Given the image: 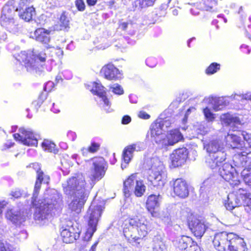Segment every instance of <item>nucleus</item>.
I'll return each mask as SVG.
<instances>
[{"instance_id": "obj_8", "label": "nucleus", "mask_w": 251, "mask_h": 251, "mask_svg": "<svg viewBox=\"0 0 251 251\" xmlns=\"http://www.w3.org/2000/svg\"><path fill=\"white\" fill-rule=\"evenodd\" d=\"M102 210V207L100 205H96L94 202H92L88 210L85 218L88 220L89 227L86 233V236L90 238L96 230V226L100 217Z\"/></svg>"}, {"instance_id": "obj_21", "label": "nucleus", "mask_w": 251, "mask_h": 251, "mask_svg": "<svg viewBox=\"0 0 251 251\" xmlns=\"http://www.w3.org/2000/svg\"><path fill=\"white\" fill-rule=\"evenodd\" d=\"M105 78L108 80H118L122 77L120 71L112 64H108L101 70Z\"/></svg>"}, {"instance_id": "obj_59", "label": "nucleus", "mask_w": 251, "mask_h": 251, "mask_svg": "<svg viewBox=\"0 0 251 251\" xmlns=\"http://www.w3.org/2000/svg\"><path fill=\"white\" fill-rule=\"evenodd\" d=\"M138 117L143 119H148L150 116L144 111H140L138 114Z\"/></svg>"}, {"instance_id": "obj_7", "label": "nucleus", "mask_w": 251, "mask_h": 251, "mask_svg": "<svg viewBox=\"0 0 251 251\" xmlns=\"http://www.w3.org/2000/svg\"><path fill=\"white\" fill-rule=\"evenodd\" d=\"M146 190V186L143 181L138 180L137 174H133L130 176L124 183V193L125 197H129L133 192L137 197L144 195Z\"/></svg>"}, {"instance_id": "obj_18", "label": "nucleus", "mask_w": 251, "mask_h": 251, "mask_svg": "<svg viewBox=\"0 0 251 251\" xmlns=\"http://www.w3.org/2000/svg\"><path fill=\"white\" fill-rule=\"evenodd\" d=\"M161 199L159 195H150L146 201V208L153 217H158L159 213L157 208L160 205V201Z\"/></svg>"}, {"instance_id": "obj_45", "label": "nucleus", "mask_w": 251, "mask_h": 251, "mask_svg": "<svg viewBox=\"0 0 251 251\" xmlns=\"http://www.w3.org/2000/svg\"><path fill=\"white\" fill-rule=\"evenodd\" d=\"M0 251H13V250L9 244L0 241Z\"/></svg>"}, {"instance_id": "obj_50", "label": "nucleus", "mask_w": 251, "mask_h": 251, "mask_svg": "<svg viewBox=\"0 0 251 251\" xmlns=\"http://www.w3.org/2000/svg\"><path fill=\"white\" fill-rule=\"evenodd\" d=\"M100 144L95 142H92L91 146L88 147V150L90 152L95 153L97 152L100 148Z\"/></svg>"}, {"instance_id": "obj_4", "label": "nucleus", "mask_w": 251, "mask_h": 251, "mask_svg": "<svg viewBox=\"0 0 251 251\" xmlns=\"http://www.w3.org/2000/svg\"><path fill=\"white\" fill-rule=\"evenodd\" d=\"M93 185L86 183L84 176L80 173L75 174L63 184V191L66 195L89 196Z\"/></svg>"}, {"instance_id": "obj_54", "label": "nucleus", "mask_w": 251, "mask_h": 251, "mask_svg": "<svg viewBox=\"0 0 251 251\" xmlns=\"http://www.w3.org/2000/svg\"><path fill=\"white\" fill-rule=\"evenodd\" d=\"M54 86V83L52 81L48 82L44 87V90L46 92H50Z\"/></svg>"}, {"instance_id": "obj_44", "label": "nucleus", "mask_w": 251, "mask_h": 251, "mask_svg": "<svg viewBox=\"0 0 251 251\" xmlns=\"http://www.w3.org/2000/svg\"><path fill=\"white\" fill-rule=\"evenodd\" d=\"M203 113L206 120L208 122H212L214 120L215 118L214 114H213L210 109L208 107L203 109Z\"/></svg>"}, {"instance_id": "obj_33", "label": "nucleus", "mask_w": 251, "mask_h": 251, "mask_svg": "<svg viewBox=\"0 0 251 251\" xmlns=\"http://www.w3.org/2000/svg\"><path fill=\"white\" fill-rule=\"evenodd\" d=\"M239 204L240 201L234 195L231 194L228 195L227 202L225 203L227 210H232L235 207L239 206Z\"/></svg>"}, {"instance_id": "obj_23", "label": "nucleus", "mask_w": 251, "mask_h": 251, "mask_svg": "<svg viewBox=\"0 0 251 251\" xmlns=\"http://www.w3.org/2000/svg\"><path fill=\"white\" fill-rule=\"evenodd\" d=\"M204 149L210 154H212L218 151L224 150V145L223 142L218 139L212 140L203 143Z\"/></svg>"}, {"instance_id": "obj_30", "label": "nucleus", "mask_w": 251, "mask_h": 251, "mask_svg": "<svg viewBox=\"0 0 251 251\" xmlns=\"http://www.w3.org/2000/svg\"><path fill=\"white\" fill-rule=\"evenodd\" d=\"M166 137V146L174 145L183 139L182 134L177 129L170 131Z\"/></svg>"}, {"instance_id": "obj_48", "label": "nucleus", "mask_w": 251, "mask_h": 251, "mask_svg": "<svg viewBox=\"0 0 251 251\" xmlns=\"http://www.w3.org/2000/svg\"><path fill=\"white\" fill-rule=\"evenodd\" d=\"M75 5L78 11H83L85 9V5L83 0H75Z\"/></svg>"}, {"instance_id": "obj_36", "label": "nucleus", "mask_w": 251, "mask_h": 251, "mask_svg": "<svg viewBox=\"0 0 251 251\" xmlns=\"http://www.w3.org/2000/svg\"><path fill=\"white\" fill-rule=\"evenodd\" d=\"M213 109L217 111L222 110L228 104V101L225 98H218L214 101Z\"/></svg>"}, {"instance_id": "obj_35", "label": "nucleus", "mask_w": 251, "mask_h": 251, "mask_svg": "<svg viewBox=\"0 0 251 251\" xmlns=\"http://www.w3.org/2000/svg\"><path fill=\"white\" fill-rule=\"evenodd\" d=\"M214 184L215 182L213 178L209 177L206 179L204 180L200 188V191L201 193L209 192L210 189L214 185Z\"/></svg>"}, {"instance_id": "obj_14", "label": "nucleus", "mask_w": 251, "mask_h": 251, "mask_svg": "<svg viewBox=\"0 0 251 251\" xmlns=\"http://www.w3.org/2000/svg\"><path fill=\"white\" fill-rule=\"evenodd\" d=\"M20 131L22 135L19 133L13 134L14 138L16 140L21 141L23 144L28 146H36L37 145V137L32 131L25 128H20Z\"/></svg>"}, {"instance_id": "obj_37", "label": "nucleus", "mask_w": 251, "mask_h": 251, "mask_svg": "<svg viewBox=\"0 0 251 251\" xmlns=\"http://www.w3.org/2000/svg\"><path fill=\"white\" fill-rule=\"evenodd\" d=\"M55 146L53 143L48 140H45L42 143V147L44 150L54 153L57 152V150L55 149Z\"/></svg>"}, {"instance_id": "obj_39", "label": "nucleus", "mask_w": 251, "mask_h": 251, "mask_svg": "<svg viewBox=\"0 0 251 251\" xmlns=\"http://www.w3.org/2000/svg\"><path fill=\"white\" fill-rule=\"evenodd\" d=\"M245 183L251 187V168H245L241 172Z\"/></svg>"}, {"instance_id": "obj_2", "label": "nucleus", "mask_w": 251, "mask_h": 251, "mask_svg": "<svg viewBox=\"0 0 251 251\" xmlns=\"http://www.w3.org/2000/svg\"><path fill=\"white\" fill-rule=\"evenodd\" d=\"M149 230L148 223L144 218H133L129 219L128 223L125 225L123 233L129 243L139 247Z\"/></svg>"}, {"instance_id": "obj_53", "label": "nucleus", "mask_w": 251, "mask_h": 251, "mask_svg": "<svg viewBox=\"0 0 251 251\" xmlns=\"http://www.w3.org/2000/svg\"><path fill=\"white\" fill-rule=\"evenodd\" d=\"M146 63L147 65L150 67L153 68L156 65V61L155 58L150 57L146 59Z\"/></svg>"}, {"instance_id": "obj_56", "label": "nucleus", "mask_w": 251, "mask_h": 251, "mask_svg": "<svg viewBox=\"0 0 251 251\" xmlns=\"http://www.w3.org/2000/svg\"><path fill=\"white\" fill-rule=\"evenodd\" d=\"M64 77L66 79H70L72 78L73 75L71 71L66 70L62 72Z\"/></svg>"}, {"instance_id": "obj_13", "label": "nucleus", "mask_w": 251, "mask_h": 251, "mask_svg": "<svg viewBox=\"0 0 251 251\" xmlns=\"http://www.w3.org/2000/svg\"><path fill=\"white\" fill-rule=\"evenodd\" d=\"M31 0H20L16 11H19V17L25 21H29L35 13L34 8L29 6Z\"/></svg>"}, {"instance_id": "obj_34", "label": "nucleus", "mask_w": 251, "mask_h": 251, "mask_svg": "<svg viewBox=\"0 0 251 251\" xmlns=\"http://www.w3.org/2000/svg\"><path fill=\"white\" fill-rule=\"evenodd\" d=\"M239 192L241 195H243L245 198L244 207L245 210L248 213L251 212V194L247 193L245 190L239 189Z\"/></svg>"}, {"instance_id": "obj_20", "label": "nucleus", "mask_w": 251, "mask_h": 251, "mask_svg": "<svg viewBox=\"0 0 251 251\" xmlns=\"http://www.w3.org/2000/svg\"><path fill=\"white\" fill-rule=\"evenodd\" d=\"M175 194L181 198H185L189 195L188 185L186 181L181 178L175 180L173 184Z\"/></svg>"}, {"instance_id": "obj_38", "label": "nucleus", "mask_w": 251, "mask_h": 251, "mask_svg": "<svg viewBox=\"0 0 251 251\" xmlns=\"http://www.w3.org/2000/svg\"><path fill=\"white\" fill-rule=\"evenodd\" d=\"M60 26L61 28V30L62 29H66L69 28V23L70 20L68 17L66 11H63L60 17Z\"/></svg>"}, {"instance_id": "obj_51", "label": "nucleus", "mask_w": 251, "mask_h": 251, "mask_svg": "<svg viewBox=\"0 0 251 251\" xmlns=\"http://www.w3.org/2000/svg\"><path fill=\"white\" fill-rule=\"evenodd\" d=\"M25 194L24 193V191L20 189H16L15 191L11 192L12 196L15 198H19Z\"/></svg>"}, {"instance_id": "obj_25", "label": "nucleus", "mask_w": 251, "mask_h": 251, "mask_svg": "<svg viewBox=\"0 0 251 251\" xmlns=\"http://www.w3.org/2000/svg\"><path fill=\"white\" fill-rule=\"evenodd\" d=\"M233 160L237 163L239 161V165L247 168L251 165V151L246 150L239 152L234 155Z\"/></svg>"}, {"instance_id": "obj_5", "label": "nucleus", "mask_w": 251, "mask_h": 251, "mask_svg": "<svg viewBox=\"0 0 251 251\" xmlns=\"http://www.w3.org/2000/svg\"><path fill=\"white\" fill-rule=\"evenodd\" d=\"M148 179L154 187L161 188L167 181V175L163 163L157 157H152L148 160Z\"/></svg>"}, {"instance_id": "obj_27", "label": "nucleus", "mask_w": 251, "mask_h": 251, "mask_svg": "<svg viewBox=\"0 0 251 251\" xmlns=\"http://www.w3.org/2000/svg\"><path fill=\"white\" fill-rule=\"evenodd\" d=\"M221 119L224 124L233 127V130L237 128L238 125H241V122L238 117L228 113L222 115Z\"/></svg>"}, {"instance_id": "obj_10", "label": "nucleus", "mask_w": 251, "mask_h": 251, "mask_svg": "<svg viewBox=\"0 0 251 251\" xmlns=\"http://www.w3.org/2000/svg\"><path fill=\"white\" fill-rule=\"evenodd\" d=\"M31 167L35 170L36 172V180L32 197V203L33 204L36 205V200L41 188L42 183L48 184L50 178L48 175L45 174L41 170L40 165L38 163H33Z\"/></svg>"}, {"instance_id": "obj_46", "label": "nucleus", "mask_w": 251, "mask_h": 251, "mask_svg": "<svg viewBox=\"0 0 251 251\" xmlns=\"http://www.w3.org/2000/svg\"><path fill=\"white\" fill-rule=\"evenodd\" d=\"M158 124L160 125V127L162 128V129L165 131L168 127H170L171 126V122L169 120H160L158 121Z\"/></svg>"}, {"instance_id": "obj_58", "label": "nucleus", "mask_w": 251, "mask_h": 251, "mask_svg": "<svg viewBox=\"0 0 251 251\" xmlns=\"http://www.w3.org/2000/svg\"><path fill=\"white\" fill-rule=\"evenodd\" d=\"M27 237V233L26 231L22 230L21 231L19 235H18L17 238L19 239L20 240H23L26 239Z\"/></svg>"}, {"instance_id": "obj_26", "label": "nucleus", "mask_w": 251, "mask_h": 251, "mask_svg": "<svg viewBox=\"0 0 251 251\" xmlns=\"http://www.w3.org/2000/svg\"><path fill=\"white\" fill-rule=\"evenodd\" d=\"M61 236L63 242L70 243L79 237V232L75 230L63 229L61 231Z\"/></svg>"}, {"instance_id": "obj_28", "label": "nucleus", "mask_w": 251, "mask_h": 251, "mask_svg": "<svg viewBox=\"0 0 251 251\" xmlns=\"http://www.w3.org/2000/svg\"><path fill=\"white\" fill-rule=\"evenodd\" d=\"M5 217L12 223L17 224H22L26 219L25 216L22 215L20 212L14 209H8L5 214Z\"/></svg>"}, {"instance_id": "obj_61", "label": "nucleus", "mask_w": 251, "mask_h": 251, "mask_svg": "<svg viewBox=\"0 0 251 251\" xmlns=\"http://www.w3.org/2000/svg\"><path fill=\"white\" fill-rule=\"evenodd\" d=\"M67 136L71 141H74L76 138V134L73 131L68 132L67 133Z\"/></svg>"}, {"instance_id": "obj_55", "label": "nucleus", "mask_w": 251, "mask_h": 251, "mask_svg": "<svg viewBox=\"0 0 251 251\" xmlns=\"http://www.w3.org/2000/svg\"><path fill=\"white\" fill-rule=\"evenodd\" d=\"M109 251H125V249L121 245H116L112 246Z\"/></svg>"}, {"instance_id": "obj_32", "label": "nucleus", "mask_w": 251, "mask_h": 251, "mask_svg": "<svg viewBox=\"0 0 251 251\" xmlns=\"http://www.w3.org/2000/svg\"><path fill=\"white\" fill-rule=\"evenodd\" d=\"M166 249L165 245L160 235L154 236L152 241L153 251H164Z\"/></svg>"}, {"instance_id": "obj_16", "label": "nucleus", "mask_w": 251, "mask_h": 251, "mask_svg": "<svg viewBox=\"0 0 251 251\" xmlns=\"http://www.w3.org/2000/svg\"><path fill=\"white\" fill-rule=\"evenodd\" d=\"M67 196L71 200V201L68 205L69 209L76 214H79L81 212L83 206L89 196L76 195Z\"/></svg>"}, {"instance_id": "obj_24", "label": "nucleus", "mask_w": 251, "mask_h": 251, "mask_svg": "<svg viewBox=\"0 0 251 251\" xmlns=\"http://www.w3.org/2000/svg\"><path fill=\"white\" fill-rule=\"evenodd\" d=\"M225 140L226 144L232 149H242L245 146V144L241 140V137L234 134L228 133L225 137Z\"/></svg>"}, {"instance_id": "obj_17", "label": "nucleus", "mask_w": 251, "mask_h": 251, "mask_svg": "<svg viewBox=\"0 0 251 251\" xmlns=\"http://www.w3.org/2000/svg\"><path fill=\"white\" fill-rule=\"evenodd\" d=\"M92 93L99 97L101 100L103 102V107L106 112H110V102L106 97V92L104 87L101 84L94 82L92 83V89L90 90Z\"/></svg>"}, {"instance_id": "obj_40", "label": "nucleus", "mask_w": 251, "mask_h": 251, "mask_svg": "<svg viewBox=\"0 0 251 251\" xmlns=\"http://www.w3.org/2000/svg\"><path fill=\"white\" fill-rule=\"evenodd\" d=\"M156 0H135V6L141 8L151 6Z\"/></svg>"}, {"instance_id": "obj_1", "label": "nucleus", "mask_w": 251, "mask_h": 251, "mask_svg": "<svg viewBox=\"0 0 251 251\" xmlns=\"http://www.w3.org/2000/svg\"><path fill=\"white\" fill-rule=\"evenodd\" d=\"M44 202L36 209L34 216L36 221H44L50 219L55 212L60 209L62 205V196L56 190L47 191Z\"/></svg>"}, {"instance_id": "obj_29", "label": "nucleus", "mask_w": 251, "mask_h": 251, "mask_svg": "<svg viewBox=\"0 0 251 251\" xmlns=\"http://www.w3.org/2000/svg\"><path fill=\"white\" fill-rule=\"evenodd\" d=\"M50 30L45 28H38L34 32L35 40L43 44H48L50 40Z\"/></svg>"}, {"instance_id": "obj_31", "label": "nucleus", "mask_w": 251, "mask_h": 251, "mask_svg": "<svg viewBox=\"0 0 251 251\" xmlns=\"http://www.w3.org/2000/svg\"><path fill=\"white\" fill-rule=\"evenodd\" d=\"M133 150H132V148L129 147V146L125 148L123 152L122 156L125 165L123 163L121 164V168L122 169L126 168V164H128L131 161L133 157Z\"/></svg>"}, {"instance_id": "obj_3", "label": "nucleus", "mask_w": 251, "mask_h": 251, "mask_svg": "<svg viewBox=\"0 0 251 251\" xmlns=\"http://www.w3.org/2000/svg\"><path fill=\"white\" fill-rule=\"evenodd\" d=\"M213 243L218 251H247L243 240L233 233L222 232L215 235Z\"/></svg>"}, {"instance_id": "obj_22", "label": "nucleus", "mask_w": 251, "mask_h": 251, "mask_svg": "<svg viewBox=\"0 0 251 251\" xmlns=\"http://www.w3.org/2000/svg\"><path fill=\"white\" fill-rule=\"evenodd\" d=\"M189 226L195 236L201 237L206 230L204 222L199 219H194L189 223Z\"/></svg>"}, {"instance_id": "obj_52", "label": "nucleus", "mask_w": 251, "mask_h": 251, "mask_svg": "<svg viewBox=\"0 0 251 251\" xmlns=\"http://www.w3.org/2000/svg\"><path fill=\"white\" fill-rule=\"evenodd\" d=\"M63 229L75 230L73 226V222L71 220H67L66 223L63 224L62 227Z\"/></svg>"}, {"instance_id": "obj_19", "label": "nucleus", "mask_w": 251, "mask_h": 251, "mask_svg": "<svg viewBox=\"0 0 251 251\" xmlns=\"http://www.w3.org/2000/svg\"><path fill=\"white\" fill-rule=\"evenodd\" d=\"M226 155L224 150L209 154V158L206 160V163L210 168L214 169L220 166L226 160Z\"/></svg>"}, {"instance_id": "obj_62", "label": "nucleus", "mask_w": 251, "mask_h": 251, "mask_svg": "<svg viewBox=\"0 0 251 251\" xmlns=\"http://www.w3.org/2000/svg\"><path fill=\"white\" fill-rule=\"evenodd\" d=\"M7 202L5 201H0V217L1 216L3 209L7 204Z\"/></svg>"}, {"instance_id": "obj_6", "label": "nucleus", "mask_w": 251, "mask_h": 251, "mask_svg": "<svg viewBox=\"0 0 251 251\" xmlns=\"http://www.w3.org/2000/svg\"><path fill=\"white\" fill-rule=\"evenodd\" d=\"M19 61L25 63L28 72L36 75H41L43 72L42 65L39 64V61L44 62L46 59V54L43 52L35 54L33 51H22L19 55Z\"/></svg>"}, {"instance_id": "obj_57", "label": "nucleus", "mask_w": 251, "mask_h": 251, "mask_svg": "<svg viewBox=\"0 0 251 251\" xmlns=\"http://www.w3.org/2000/svg\"><path fill=\"white\" fill-rule=\"evenodd\" d=\"M241 135L244 139L249 143L250 141H251V134L248 133L246 131H243L241 132Z\"/></svg>"}, {"instance_id": "obj_47", "label": "nucleus", "mask_w": 251, "mask_h": 251, "mask_svg": "<svg viewBox=\"0 0 251 251\" xmlns=\"http://www.w3.org/2000/svg\"><path fill=\"white\" fill-rule=\"evenodd\" d=\"M47 97V93L45 92H42L40 95L39 96L37 101H34L33 104L36 105V103L37 105L39 106L41 105V104L43 103L44 100L46 99Z\"/></svg>"}, {"instance_id": "obj_63", "label": "nucleus", "mask_w": 251, "mask_h": 251, "mask_svg": "<svg viewBox=\"0 0 251 251\" xmlns=\"http://www.w3.org/2000/svg\"><path fill=\"white\" fill-rule=\"evenodd\" d=\"M72 158L76 161L78 165H80L82 163V161H80L79 157L77 154H74L72 155Z\"/></svg>"}, {"instance_id": "obj_49", "label": "nucleus", "mask_w": 251, "mask_h": 251, "mask_svg": "<svg viewBox=\"0 0 251 251\" xmlns=\"http://www.w3.org/2000/svg\"><path fill=\"white\" fill-rule=\"evenodd\" d=\"M129 147L132 148V150L134 152L135 151H138L143 150L144 149V146L142 143H137L129 145Z\"/></svg>"}, {"instance_id": "obj_64", "label": "nucleus", "mask_w": 251, "mask_h": 251, "mask_svg": "<svg viewBox=\"0 0 251 251\" xmlns=\"http://www.w3.org/2000/svg\"><path fill=\"white\" fill-rule=\"evenodd\" d=\"M243 98L251 101V92H248L243 96Z\"/></svg>"}, {"instance_id": "obj_11", "label": "nucleus", "mask_w": 251, "mask_h": 251, "mask_svg": "<svg viewBox=\"0 0 251 251\" xmlns=\"http://www.w3.org/2000/svg\"><path fill=\"white\" fill-rule=\"evenodd\" d=\"M235 169L232 166L228 163H224L219 169V173L221 176L226 181L228 182L232 186H237L240 181L237 179Z\"/></svg>"}, {"instance_id": "obj_15", "label": "nucleus", "mask_w": 251, "mask_h": 251, "mask_svg": "<svg viewBox=\"0 0 251 251\" xmlns=\"http://www.w3.org/2000/svg\"><path fill=\"white\" fill-rule=\"evenodd\" d=\"M188 157V151L185 148L175 150L170 155L172 164L174 167L181 166L184 164Z\"/></svg>"}, {"instance_id": "obj_41", "label": "nucleus", "mask_w": 251, "mask_h": 251, "mask_svg": "<svg viewBox=\"0 0 251 251\" xmlns=\"http://www.w3.org/2000/svg\"><path fill=\"white\" fill-rule=\"evenodd\" d=\"M109 91L118 95H122L124 92L122 86L117 83L110 86Z\"/></svg>"}, {"instance_id": "obj_42", "label": "nucleus", "mask_w": 251, "mask_h": 251, "mask_svg": "<svg viewBox=\"0 0 251 251\" xmlns=\"http://www.w3.org/2000/svg\"><path fill=\"white\" fill-rule=\"evenodd\" d=\"M216 5L217 1L216 0H204L203 8L206 11H211Z\"/></svg>"}, {"instance_id": "obj_9", "label": "nucleus", "mask_w": 251, "mask_h": 251, "mask_svg": "<svg viewBox=\"0 0 251 251\" xmlns=\"http://www.w3.org/2000/svg\"><path fill=\"white\" fill-rule=\"evenodd\" d=\"M91 165L90 170V178L93 181L100 180L105 175L107 164L101 157H95L87 161Z\"/></svg>"}, {"instance_id": "obj_43", "label": "nucleus", "mask_w": 251, "mask_h": 251, "mask_svg": "<svg viewBox=\"0 0 251 251\" xmlns=\"http://www.w3.org/2000/svg\"><path fill=\"white\" fill-rule=\"evenodd\" d=\"M220 67L219 64L213 63L207 68L206 73L208 75L213 74L220 70Z\"/></svg>"}, {"instance_id": "obj_60", "label": "nucleus", "mask_w": 251, "mask_h": 251, "mask_svg": "<svg viewBox=\"0 0 251 251\" xmlns=\"http://www.w3.org/2000/svg\"><path fill=\"white\" fill-rule=\"evenodd\" d=\"M131 122V118L130 116L126 115L124 116L122 120V123L124 125L129 124Z\"/></svg>"}, {"instance_id": "obj_12", "label": "nucleus", "mask_w": 251, "mask_h": 251, "mask_svg": "<svg viewBox=\"0 0 251 251\" xmlns=\"http://www.w3.org/2000/svg\"><path fill=\"white\" fill-rule=\"evenodd\" d=\"M163 131H164L160 127V125L158 124L156 121L151 125L150 131L148 132V136L150 135L152 140L156 144L166 146V135L163 132Z\"/></svg>"}]
</instances>
